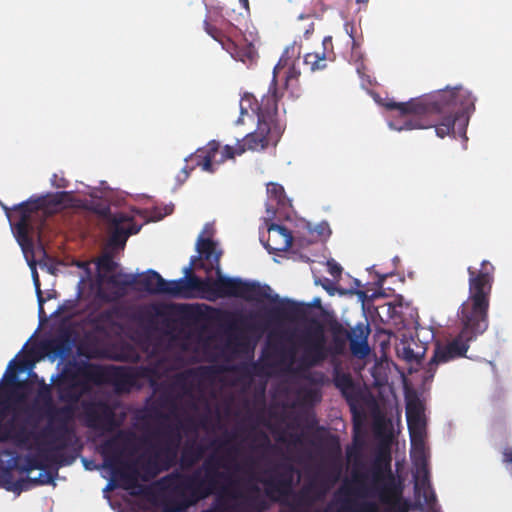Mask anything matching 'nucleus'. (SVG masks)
Masks as SVG:
<instances>
[{
  "label": "nucleus",
  "mask_w": 512,
  "mask_h": 512,
  "mask_svg": "<svg viewBox=\"0 0 512 512\" xmlns=\"http://www.w3.org/2000/svg\"><path fill=\"white\" fill-rule=\"evenodd\" d=\"M4 209L8 212V207H4ZM7 215L9 216V213H7Z\"/></svg>",
  "instance_id": "0e129e2a"
},
{
  "label": "nucleus",
  "mask_w": 512,
  "mask_h": 512,
  "mask_svg": "<svg viewBox=\"0 0 512 512\" xmlns=\"http://www.w3.org/2000/svg\"><path fill=\"white\" fill-rule=\"evenodd\" d=\"M245 492L236 489V486L224 489L215 494L212 506L206 512H261L265 509V502L260 495L257 484L247 483Z\"/></svg>",
  "instance_id": "4468645a"
},
{
  "label": "nucleus",
  "mask_w": 512,
  "mask_h": 512,
  "mask_svg": "<svg viewBox=\"0 0 512 512\" xmlns=\"http://www.w3.org/2000/svg\"><path fill=\"white\" fill-rule=\"evenodd\" d=\"M509 463H512V458L509 459Z\"/></svg>",
  "instance_id": "69168bd1"
},
{
  "label": "nucleus",
  "mask_w": 512,
  "mask_h": 512,
  "mask_svg": "<svg viewBox=\"0 0 512 512\" xmlns=\"http://www.w3.org/2000/svg\"><path fill=\"white\" fill-rule=\"evenodd\" d=\"M79 416L87 428L95 431L110 433L120 426L115 406L96 396L81 400Z\"/></svg>",
  "instance_id": "2eb2a0df"
},
{
  "label": "nucleus",
  "mask_w": 512,
  "mask_h": 512,
  "mask_svg": "<svg viewBox=\"0 0 512 512\" xmlns=\"http://www.w3.org/2000/svg\"><path fill=\"white\" fill-rule=\"evenodd\" d=\"M300 19L302 21H307V23L302 24V26L300 27V30L303 32L304 38L309 39L315 30L314 21L309 16L308 17L301 16Z\"/></svg>",
  "instance_id": "c9c22d12"
},
{
  "label": "nucleus",
  "mask_w": 512,
  "mask_h": 512,
  "mask_svg": "<svg viewBox=\"0 0 512 512\" xmlns=\"http://www.w3.org/2000/svg\"><path fill=\"white\" fill-rule=\"evenodd\" d=\"M335 385L342 391H346L353 387V381H352V378L350 375L342 374V375L336 377Z\"/></svg>",
  "instance_id": "f704fd0d"
},
{
  "label": "nucleus",
  "mask_w": 512,
  "mask_h": 512,
  "mask_svg": "<svg viewBox=\"0 0 512 512\" xmlns=\"http://www.w3.org/2000/svg\"><path fill=\"white\" fill-rule=\"evenodd\" d=\"M39 396L44 400L48 424L42 430V436L48 440L49 455L46 459L52 460L59 465H69L74 458L65 459L62 451L68 448L76 438L75 429L71 425L75 409L70 405L61 407L54 406L51 396V386L44 384Z\"/></svg>",
  "instance_id": "9d476101"
},
{
  "label": "nucleus",
  "mask_w": 512,
  "mask_h": 512,
  "mask_svg": "<svg viewBox=\"0 0 512 512\" xmlns=\"http://www.w3.org/2000/svg\"><path fill=\"white\" fill-rule=\"evenodd\" d=\"M237 436L236 431H226L223 438L212 442V445H216L218 449L225 448L224 456L210 455L192 473L175 471L162 479L176 496L183 497L184 507L193 506L224 489L237 486L238 481L232 480L231 474L227 471H221V468L226 470L232 468L239 472L244 470V466L252 468L255 465L252 459H249V462L243 465L233 463L235 456L239 453V448L234 445L228 447V444Z\"/></svg>",
  "instance_id": "39448f33"
},
{
  "label": "nucleus",
  "mask_w": 512,
  "mask_h": 512,
  "mask_svg": "<svg viewBox=\"0 0 512 512\" xmlns=\"http://www.w3.org/2000/svg\"><path fill=\"white\" fill-rule=\"evenodd\" d=\"M180 498V503L178 505L166 506L162 512H182L186 507L183 504V497L178 496Z\"/></svg>",
  "instance_id": "a18cd8bd"
},
{
  "label": "nucleus",
  "mask_w": 512,
  "mask_h": 512,
  "mask_svg": "<svg viewBox=\"0 0 512 512\" xmlns=\"http://www.w3.org/2000/svg\"><path fill=\"white\" fill-rule=\"evenodd\" d=\"M253 367H254V368H257V367H258V364H257V363H253Z\"/></svg>",
  "instance_id": "e2e57ef3"
},
{
  "label": "nucleus",
  "mask_w": 512,
  "mask_h": 512,
  "mask_svg": "<svg viewBox=\"0 0 512 512\" xmlns=\"http://www.w3.org/2000/svg\"><path fill=\"white\" fill-rule=\"evenodd\" d=\"M119 309L112 308L108 310H104L98 316V320L103 323L111 324L113 323L114 317L118 316Z\"/></svg>",
  "instance_id": "58836bf2"
},
{
  "label": "nucleus",
  "mask_w": 512,
  "mask_h": 512,
  "mask_svg": "<svg viewBox=\"0 0 512 512\" xmlns=\"http://www.w3.org/2000/svg\"><path fill=\"white\" fill-rule=\"evenodd\" d=\"M204 30L215 41L221 44L222 48L226 50L235 60L243 63L252 62L255 57V49L252 44H245L239 46L235 37L238 34V29L231 23H226L223 28H218L211 24L209 21H204Z\"/></svg>",
  "instance_id": "f3484780"
},
{
  "label": "nucleus",
  "mask_w": 512,
  "mask_h": 512,
  "mask_svg": "<svg viewBox=\"0 0 512 512\" xmlns=\"http://www.w3.org/2000/svg\"><path fill=\"white\" fill-rule=\"evenodd\" d=\"M46 206V198L40 197L36 200H29L17 204L13 210L18 213V221L15 224V237L23 252H33V235L40 226L33 224L35 214ZM40 238V231L37 232Z\"/></svg>",
  "instance_id": "dca6fc26"
},
{
  "label": "nucleus",
  "mask_w": 512,
  "mask_h": 512,
  "mask_svg": "<svg viewBox=\"0 0 512 512\" xmlns=\"http://www.w3.org/2000/svg\"><path fill=\"white\" fill-rule=\"evenodd\" d=\"M152 313H149L147 321L150 326L155 324V318H161V324L167 331L175 330L177 322H197L201 319H210L227 332L236 331L240 328L249 330L255 329L250 320L253 316L243 315L237 312L217 309L205 304H163L152 305Z\"/></svg>",
  "instance_id": "1a4fd4ad"
},
{
  "label": "nucleus",
  "mask_w": 512,
  "mask_h": 512,
  "mask_svg": "<svg viewBox=\"0 0 512 512\" xmlns=\"http://www.w3.org/2000/svg\"><path fill=\"white\" fill-rule=\"evenodd\" d=\"M316 395L317 393L315 391L310 390L307 392V396L311 399H313Z\"/></svg>",
  "instance_id": "864d4df0"
},
{
  "label": "nucleus",
  "mask_w": 512,
  "mask_h": 512,
  "mask_svg": "<svg viewBox=\"0 0 512 512\" xmlns=\"http://www.w3.org/2000/svg\"><path fill=\"white\" fill-rule=\"evenodd\" d=\"M51 183L56 188H66L68 181L64 177H59L57 174H53Z\"/></svg>",
  "instance_id": "37998d69"
},
{
  "label": "nucleus",
  "mask_w": 512,
  "mask_h": 512,
  "mask_svg": "<svg viewBox=\"0 0 512 512\" xmlns=\"http://www.w3.org/2000/svg\"><path fill=\"white\" fill-rule=\"evenodd\" d=\"M329 46L332 47V37L327 36L323 39L324 50H326Z\"/></svg>",
  "instance_id": "09e8293b"
},
{
  "label": "nucleus",
  "mask_w": 512,
  "mask_h": 512,
  "mask_svg": "<svg viewBox=\"0 0 512 512\" xmlns=\"http://www.w3.org/2000/svg\"><path fill=\"white\" fill-rule=\"evenodd\" d=\"M169 388L177 394V399L191 396L195 388V373L192 370L177 373L173 376Z\"/></svg>",
  "instance_id": "bb28decb"
},
{
  "label": "nucleus",
  "mask_w": 512,
  "mask_h": 512,
  "mask_svg": "<svg viewBox=\"0 0 512 512\" xmlns=\"http://www.w3.org/2000/svg\"><path fill=\"white\" fill-rule=\"evenodd\" d=\"M406 418L413 451L422 453V450H424L425 421L421 407L417 404L408 403Z\"/></svg>",
  "instance_id": "5701e85b"
},
{
  "label": "nucleus",
  "mask_w": 512,
  "mask_h": 512,
  "mask_svg": "<svg viewBox=\"0 0 512 512\" xmlns=\"http://www.w3.org/2000/svg\"><path fill=\"white\" fill-rule=\"evenodd\" d=\"M347 456H348L349 458H351V457L353 456L352 451H349V450H348V451H347Z\"/></svg>",
  "instance_id": "4d7b16f0"
},
{
  "label": "nucleus",
  "mask_w": 512,
  "mask_h": 512,
  "mask_svg": "<svg viewBox=\"0 0 512 512\" xmlns=\"http://www.w3.org/2000/svg\"><path fill=\"white\" fill-rule=\"evenodd\" d=\"M383 106L397 110L399 116L389 122L397 131L435 128L439 138L455 134V127L463 136L470 115L475 110V98L462 86H447L430 94L413 98L407 102L386 101Z\"/></svg>",
  "instance_id": "f03ea898"
},
{
  "label": "nucleus",
  "mask_w": 512,
  "mask_h": 512,
  "mask_svg": "<svg viewBox=\"0 0 512 512\" xmlns=\"http://www.w3.org/2000/svg\"><path fill=\"white\" fill-rule=\"evenodd\" d=\"M25 369L23 361L11 360L0 386L3 385L2 393L9 403H24L27 397L28 384L18 379V373Z\"/></svg>",
  "instance_id": "6ab92c4d"
},
{
  "label": "nucleus",
  "mask_w": 512,
  "mask_h": 512,
  "mask_svg": "<svg viewBox=\"0 0 512 512\" xmlns=\"http://www.w3.org/2000/svg\"><path fill=\"white\" fill-rule=\"evenodd\" d=\"M403 354L407 361H419L422 357V355L414 353L410 347H404Z\"/></svg>",
  "instance_id": "c03bdc74"
},
{
  "label": "nucleus",
  "mask_w": 512,
  "mask_h": 512,
  "mask_svg": "<svg viewBox=\"0 0 512 512\" xmlns=\"http://www.w3.org/2000/svg\"><path fill=\"white\" fill-rule=\"evenodd\" d=\"M1 394H3L2 391L0 392ZM4 416L5 410L0 409V443L10 441L17 447H27L33 436L32 431L28 430L23 424L17 425L14 419L2 423Z\"/></svg>",
  "instance_id": "4be33fe9"
},
{
  "label": "nucleus",
  "mask_w": 512,
  "mask_h": 512,
  "mask_svg": "<svg viewBox=\"0 0 512 512\" xmlns=\"http://www.w3.org/2000/svg\"><path fill=\"white\" fill-rule=\"evenodd\" d=\"M29 265L32 268V277H33V283H34L36 294H37V299H38V304H39V312L42 313L43 312V304L45 302V299L43 298L42 291L40 288L39 276L34 267V261L30 262Z\"/></svg>",
  "instance_id": "72a5a7b5"
},
{
  "label": "nucleus",
  "mask_w": 512,
  "mask_h": 512,
  "mask_svg": "<svg viewBox=\"0 0 512 512\" xmlns=\"http://www.w3.org/2000/svg\"><path fill=\"white\" fill-rule=\"evenodd\" d=\"M272 86L268 94L263 96L260 103L251 107L257 114V128L248 133L235 146L225 145L220 149V143L212 140L205 147L199 148L190 155L189 159L194 166L201 167L203 171L214 173L217 167L236 155H242L246 151H262L268 146H275L280 138V131L275 125L278 114V92L276 88V76H273Z\"/></svg>",
  "instance_id": "423d86ee"
},
{
  "label": "nucleus",
  "mask_w": 512,
  "mask_h": 512,
  "mask_svg": "<svg viewBox=\"0 0 512 512\" xmlns=\"http://www.w3.org/2000/svg\"><path fill=\"white\" fill-rule=\"evenodd\" d=\"M494 270V266L488 260H483L479 269L472 266L467 268L469 296L458 310L462 328L452 340L435 344L433 356L425 370V380L434 377L439 364L466 357L470 343L487 330Z\"/></svg>",
  "instance_id": "20e7f679"
},
{
  "label": "nucleus",
  "mask_w": 512,
  "mask_h": 512,
  "mask_svg": "<svg viewBox=\"0 0 512 512\" xmlns=\"http://www.w3.org/2000/svg\"><path fill=\"white\" fill-rule=\"evenodd\" d=\"M275 334L268 335L267 343L262 350L261 362L263 367L269 369L281 368L284 371L304 375L310 368L322 363L327 358L326 338L322 325L314 322V325L307 329L302 335L304 351L296 359L297 348L294 345L285 346L275 339Z\"/></svg>",
  "instance_id": "0eeeda50"
},
{
  "label": "nucleus",
  "mask_w": 512,
  "mask_h": 512,
  "mask_svg": "<svg viewBox=\"0 0 512 512\" xmlns=\"http://www.w3.org/2000/svg\"><path fill=\"white\" fill-rule=\"evenodd\" d=\"M206 448L196 440L187 441L180 453L179 466L182 470H190L204 456Z\"/></svg>",
  "instance_id": "393cba45"
},
{
  "label": "nucleus",
  "mask_w": 512,
  "mask_h": 512,
  "mask_svg": "<svg viewBox=\"0 0 512 512\" xmlns=\"http://www.w3.org/2000/svg\"><path fill=\"white\" fill-rule=\"evenodd\" d=\"M341 471V464L333 463L326 479L312 481L304 485L298 493L297 505L310 507L314 503L322 501L332 485L339 480Z\"/></svg>",
  "instance_id": "a211bd4d"
},
{
  "label": "nucleus",
  "mask_w": 512,
  "mask_h": 512,
  "mask_svg": "<svg viewBox=\"0 0 512 512\" xmlns=\"http://www.w3.org/2000/svg\"><path fill=\"white\" fill-rule=\"evenodd\" d=\"M505 460L509 462V459L512 458V450L506 451L504 453Z\"/></svg>",
  "instance_id": "3c124183"
},
{
  "label": "nucleus",
  "mask_w": 512,
  "mask_h": 512,
  "mask_svg": "<svg viewBox=\"0 0 512 512\" xmlns=\"http://www.w3.org/2000/svg\"><path fill=\"white\" fill-rule=\"evenodd\" d=\"M294 466L291 463H278L268 478L263 480L267 495L277 493L288 495L293 486Z\"/></svg>",
  "instance_id": "412c9836"
},
{
  "label": "nucleus",
  "mask_w": 512,
  "mask_h": 512,
  "mask_svg": "<svg viewBox=\"0 0 512 512\" xmlns=\"http://www.w3.org/2000/svg\"><path fill=\"white\" fill-rule=\"evenodd\" d=\"M370 334V327L368 324L358 323L353 329L350 330L349 344L350 350L354 355L366 356L369 347L367 343Z\"/></svg>",
  "instance_id": "a878e982"
},
{
  "label": "nucleus",
  "mask_w": 512,
  "mask_h": 512,
  "mask_svg": "<svg viewBox=\"0 0 512 512\" xmlns=\"http://www.w3.org/2000/svg\"><path fill=\"white\" fill-rule=\"evenodd\" d=\"M358 463L355 459L351 473L355 485L344 482L335 492L334 501L328 505L327 510L336 506L334 512H380L377 502L356 498L376 496L379 503L386 507L385 512H406L405 509L400 510L403 485L392 470L390 450L379 448L364 471L358 469Z\"/></svg>",
  "instance_id": "7ed1b4c3"
},
{
  "label": "nucleus",
  "mask_w": 512,
  "mask_h": 512,
  "mask_svg": "<svg viewBox=\"0 0 512 512\" xmlns=\"http://www.w3.org/2000/svg\"><path fill=\"white\" fill-rule=\"evenodd\" d=\"M53 475L48 472L40 473L37 478H27V482L31 483L33 486L36 485H44L49 484L53 481Z\"/></svg>",
  "instance_id": "e433bc0d"
},
{
  "label": "nucleus",
  "mask_w": 512,
  "mask_h": 512,
  "mask_svg": "<svg viewBox=\"0 0 512 512\" xmlns=\"http://www.w3.org/2000/svg\"><path fill=\"white\" fill-rule=\"evenodd\" d=\"M291 512H307L303 510H297L295 507L292 508Z\"/></svg>",
  "instance_id": "6e6d98bb"
},
{
  "label": "nucleus",
  "mask_w": 512,
  "mask_h": 512,
  "mask_svg": "<svg viewBox=\"0 0 512 512\" xmlns=\"http://www.w3.org/2000/svg\"><path fill=\"white\" fill-rule=\"evenodd\" d=\"M239 2L246 11H249V0H239Z\"/></svg>",
  "instance_id": "8fccbe9b"
},
{
  "label": "nucleus",
  "mask_w": 512,
  "mask_h": 512,
  "mask_svg": "<svg viewBox=\"0 0 512 512\" xmlns=\"http://www.w3.org/2000/svg\"><path fill=\"white\" fill-rule=\"evenodd\" d=\"M194 424L192 418H187L185 424H181L180 428H190ZM179 427L174 429L168 427L166 430H156L155 436H163L165 438L164 444L161 447L151 445L152 454L147 457L141 465L144 475L143 481H148L155 478L161 472L168 471L177 464L178 448L181 441Z\"/></svg>",
  "instance_id": "f8f14e48"
},
{
  "label": "nucleus",
  "mask_w": 512,
  "mask_h": 512,
  "mask_svg": "<svg viewBox=\"0 0 512 512\" xmlns=\"http://www.w3.org/2000/svg\"><path fill=\"white\" fill-rule=\"evenodd\" d=\"M267 192L278 202H280L284 196V188L278 183H269L267 185Z\"/></svg>",
  "instance_id": "4c0bfd02"
},
{
  "label": "nucleus",
  "mask_w": 512,
  "mask_h": 512,
  "mask_svg": "<svg viewBox=\"0 0 512 512\" xmlns=\"http://www.w3.org/2000/svg\"><path fill=\"white\" fill-rule=\"evenodd\" d=\"M132 439L131 432L121 430L101 445L105 467L111 469L113 478L119 480L121 487L126 490L139 487L138 481L144 475V473L140 474L134 463L121 462L123 450L132 442Z\"/></svg>",
  "instance_id": "9b49d317"
},
{
  "label": "nucleus",
  "mask_w": 512,
  "mask_h": 512,
  "mask_svg": "<svg viewBox=\"0 0 512 512\" xmlns=\"http://www.w3.org/2000/svg\"><path fill=\"white\" fill-rule=\"evenodd\" d=\"M350 30L353 31V27H350ZM350 37L354 40V38L352 36V32H350Z\"/></svg>",
  "instance_id": "680f3d73"
},
{
  "label": "nucleus",
  "mask_w": 512,
  "mask_h": 512,
  "mask_svg": "<svg viewBox=\"0 0 512 512\" xmlns=\"http://www.w3.org/2000/svg\"><path fill=\"white\" fill-rule=\"evenodd\" d=\"M112 381L122 389L133 385L135 375L124 369H117L111 374L110 369L91 362H73L64 367L54 382L58 400L74 408L83 396L89 394L93 385Z\"/></svg>",
  "instance_id": "6e6552de"
},
{
  "label": "nucleus",
  "mask_w": 512,
  "mask_h": 512,
  "mask_svg": "<svg viewBox=\"0 0 512 512\" xmlns=\"http://www.w3.org/2000/svg\"><path fill=\"white\" fill-rule=\"evenodd\" d=\"M314 424H316V420H313L312 423L309 425V427L313 428Z\"/></svg>",
  "instance_id": "bf43d9fd"
},
{
  "label": "nucleus",
  "mask_w": 512,
  "mask_h": 512,
  "mask_svg": "<svg viewBox=\"0 0 512 512\" xmlns=\"http://www.w3.org/2000/svg\"><path fill=\"white\" fill-rule=\"evenodd\" d=\"M327 56L325 52L318 53L312 52L307 53L304 56L305 65L309 66L312 71L323 70L326 68Z\"/></svg>",
  "instance_id": "c756f323"
},
{
  "label": "nucleus",
  "mask_w": 512,
  "mask_h": 512,
  "mask_svg": "<svg viewBox=\"0 0 512 512\" xmlns=\"http://www.w3.org/2000/svg\"><path fill=\"white\" fill-rule=\"evenodd\" d=\"M290 438L294 444H299L302 442V434H291Z\"/></svg>",
  "instance_id": "de8ad7c7"
},
{
  "label": "nucleus",
  "mask_w": 512,
  "mask_h": 512,
  "mask_svg": "<svg viewBox=\"0 0 512 512\" xmlns=\"http://www.w3.org/2000/svg\"><path fill=\"white\" fill-rule=\"evenodd\" d=\"M101 279H106L107 283L118 287L126 288L137 286L138 290L148 292L150 294H165L174 298H183L185 277L177 280H165L158 272L149 269L139 278L127 274H111L109 276L99 275Z\"/></svg>",
  "instance_id": "ddd939ff"
},
{
  "label": "nucleus",
  "mask_w": 512,
  "mask_h": 512,
  "mask_svg": "<svg viewBox=\"0 0 512 512\" xmlns=\"http://www.w3.org/2000/svg\"><path fill=\"white\" fill-rule=\"evenodd\" d=\"M249 438L255 445L252 446L253 450H276V446L271 443L269 436L262 430L249 434Z\"/></svg>",
  "instance_id": "c85d7f7f"
},
{
  "label": "nucleus",
  "mask_w": 512,
  "mask_h": 512,
  "mask_svg": "<svg viewBox=\"0 0 512 512\" xmlns=\"http://www.w3.org/2000/svg\"><path fill=\"white\" fill-rule=\"evenodd\" d=\"M369 0H356L357 3H363V4H366L368 3Z\"/></svg>",
  "instance_id": "5fc2aeb1"
},
{
  "label": "nucleus",
  "mask_w": 512,
  "mask_h": 512,
  "mask_svg": "<svg viewBox=\"0 0 512 512\" xmlns=\"http://www.w3.org/2000/svg\"><path fill=\"white\" fill-rule=\"evenodd\" d=\"M331 332L335 341H340L342 343L347 340L349 341L350 330H347L341 323L335 321L333 324H331Z\"/></svg>",
  "instance_id": "473e14b6"
},
{
  "label": "nucleus",
  "mask_w": 512,
  "mask_h": 512,
  "mask_svg": "<svg viewBox=\"0 0 512 512\" xmlns=\"http://www.w3.org/2000/svg\"><path fill=\"white\" fill-rule=\"evenodd\" d=\"M269 238L267 247L274 251H286L293 242V236L288 228L279 224H271L268 228Z\"/></svg>",
  "instance_id": "b1692460"
},
{
  "label": "nucleus",
  "mask_w": 512,
  "mask_h": 512,
  "mask_svg": "<svg viewBox=\"0 0 512 512\" xmlns=\"http://www.w3.org/2000/svg\"><path fill=\"white\" fill-rule=\"evenodd\" d=\"M328 272L334 278H339L342 273V267L334 260L327 261Z\"/></svg>",
  "instance_id": "79ce46f5"
},
{
  "label": "nucleus",
  "mask_w": 512,
  "mask_h": 512,
  "mask_svg": "<svg viewBox=\"0 0 512 512\" xmlns=\"http://www.w3.org/2000/svg\"><path fill=\"white\" fill-rule=\"evenodd\" d=\"M411 455L414 458V462L417 467L415 475L417 479L415 484L416 488L420 487L424 490L430 488L429 470L425 459L424 450H422V453L412 451Z\"/></svg>",
  "instance_id": "cd10ccee"
},
{
  "label": "nucleus",
  "mask_w": 512,
  "mask_h": 512,
  "mask_svg": "<svg viewBox=\"0 0 512 512\" xmlns=\"http://www.w3.org/2000/svg\"><path fill=\"white\" fill-rule=\"evenodd\" d=\"M193 169H194V166H192L189 170L187 169V167L183 168V173L185 174V178H187L189 176V172L192 171Z\"/></svg>",
  "instance_id": "603ef678"
},
{
  "label": "nucleus",
  "mask_w": 512,
  "mask_h": 512,
  "mask_svg": "<svg viewBox=\"0 0 512 512\" xmlns=\"http://www.w3.org/2000/svg\"><path fill=\"white\" fill-rule=\"evenodd\" d=\"M301 72L294 65L288 68L286 71V85L289 86L293 81H298Z\"/></svg>",
  "instance_id": "a19ab883"
},
{
  "label": "nucleus",
  "mask_w": 512,
  "mask_h": 512,
  "mask_svg": "<svg viewBox=\"0 0 512 512\" xmlns=\"http://www.w3.org/2000/svg\"><path fill=\"white\" fill-rule=\"evenodd\" d=\"M44 455H28L25 457V463L20 467L21 472L29 473L32 470H43L46 468V463L43 461Z\"/></svg>",
  "instance_id": "7c9ffc66"
},
{
  "label": "nucleus",
  "mask_w": 512,
  "mask_h": 512,
  "mask_svg": "<svg viewBox=\"0 0 512 512\" xmlns=\"http://www.w3.org/2000/svg\"><path fill=\"white\" fill-rule=\"evenodd\" d=\"M103 215L107 217L113 230L110 235L109 244L111 246L123 248L130 235L137 234L141 226L137 225L133 217L124 212L111 214L109 209H105Z\"/></svg>",
  "instance_id": "aec40b11"
},
{
  "label": "nucleus",
  "mask_w": 512,
  "mask_h": 512,
  "mask_svg": "<svg viewBox=\"0 0 512 512\" xmlns=\"http://www.w3.org/2000/svg\"><path fill=\"white\" fill-rule=\"evenodd\" d=\"M54 203H55L56 205H60V204H61V200H60V199H56V200L54 201Z\"/></svg>",
  "instance_id": "13d9d810"
},
{
  "label": "nucleus",
  "mask_w": 512,
  "mask_h": 512,
  "mask_svg": "<svg viewBox=\"0 0 512 512\" xmlns=\"http://www.w3.org/2000/svg\"><path fill=\"white\" fill-rule=\"evenodd\" d=\"M97 266L99 270L103 272L112 273L116 270L118 264L113 260L110 254H104L99 258Z\"/></svg>",
  "instance_id": "2f4dec72"
},
{
  "label": "nucleus",
  "mask_w": 512,
  "mask_h": 512,
  "mask_svg": "<svg viewBox=\"0 0 512 512\" xmlns=\"http://www.w3.org/2000/svg\"><path fill=\"white\" fill-rule=\"evenodd\" d=\"M51 349L58 355H63L68 350V346L66 340L63 339H55L51 343Z\"/></svg>",
  "instance_id": "ea45409f"
},
{
  "label": "nucleus",
  "mask_w": 512,
  "mask_h": 512,
  "mask_svg": "<svg viewBox=\"0 0 512 512\" xmlns=\"http://www.w3.org/2000/svg\"><path fill=\"white\" fill-rule=\"evenodd\" d=\"M196 250L200 257H192L190 265L185 268L184 299L200 298L214 302L221 298H242L247 301L270 299L277 302L267 315L274 320L297 319L305 309L302 304L290 300L279 299L276 294L270 296L268 285L256 281H245L222 275L220 259L222 250H217L216 242L200 235L197 239Z\"/></svg>",
  "instance_id": "f257e3e1"
},
{
  "label": "nucleus",
  "mask_w": 512,
  "mask_h": 512,
  "mask_svg": "<svg viewBox=\"0 0 512 512\" xmlns=\"http://www.w3.org/2000/svg\"><path fill=\"white\" fill-rule=\"evenodd\" d=\"M292 336H293L292 333H288L286 331H283V332H280L279 334H277V337L279 338V340H285L288 342L292 341Z\"/></svg>",
  "instance_id": "49530a36"
},
{
  "label": "nucleus",
  "mask_w": 512,
  "mask_h": 512,
  "mask_svg": "<svg viewBox=\"0 0 512 512\" xmlns=\"http://www.w3.org/2000/svg\"><path fill=\"white\" fill-rule=\"evenodd\" d=\"M245 112H246V110H245V108L243 107V105L241 104V113L243 114V113H245Z\"/></svg>",
  "instance_id": "052dcab7"
}]
</instances>
